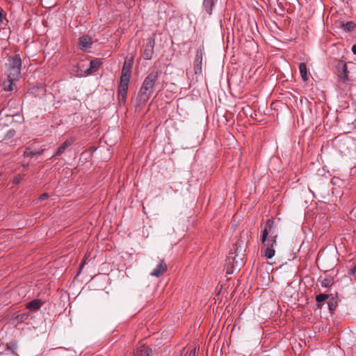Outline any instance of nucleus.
I'll return each instance as SVG.
<instances>
[{"label": "nucleus", "instance_id": "2", "mask_svg": "<svg viewBox=\"0 0 356 356\" xmlns=\"http://www.w3.org/2000/svg\"><path fill=\"white\" fill-rule=\"evenodd\" d=\"M131 68L132 63L125 60L122 66L120 81L117 92L118 104L120 106H124L126 104Z\"/></svg>", "mask_w": 356, "mask_h": 356}, {"label": "nucleus", "instance_id": "12", "mask_svg": "<svg viewBox=\"0 0 356 356\" xmlns=\"http://www.w3.org/2000/svg\"><path fill=\"white\" fill-rule=\"evenodd\" d=\"M44 152L43 149H33L31 147H27L25 150L24 151L23 156L24 157H33L36 155H41Z\"/></svg>", "mask_w": 356, "mask_h": 356}, {"label": "nucleus", "instance_id": "16", "mask_svg": "<svg viewBox=\"0 0 356 356\" xmlns=\"http://www.w3.org/2000/svg\"><path fill=\"white\" fill-rule=\"evenodd\" d=\"M299 70L302 80L304 81H308L309 73L307 71V65L305 63H301L299 65Z\"/></svg>", "mask_w": 356, "mask_h": 356}, {"label": "nucleus", "instance_id": "21", "mask_svg": "<svg viewBox=\"0 0 356 356\" xmlns=\"http://www.w3.org/2000/svg\"><path fill=\"white\" fill-rule=\"evenodd\" d=\"M338 69H341V72L340 74H348V67L346 63L343 60H340L338 65Z\"/></svg>", "mask_w": 356, "mask_h": 356}, {"label": "nucleus", "instance_id": "15", "mask_svg": "<svg viewBox=\"0 0 356 356\" xmlns=\"http://www.w3.org/2000/svg\"><path fill=\"white\" fill-rule=\"evenodd\" d=\"M42 305V302L40 300L34 299L28 302L26 308L30 311H36L40 308Z\"/></svg>", "mask_w": 356, "mask_h": 356}, {"label": "nucleus", "instance_id": "18", "mask_svg": "<svg viewBox=\"0 0 356 356\" xmlns=\"http://www.w3.org/2000/svg\"><path fill=\"white\" fill-rule=\"evenodd\" d=\"M321 286L324 288H329L334 284V277L330 275H327L321 282Z\"/></svg>", "mask_w": 356, "mask_h": 356}, {"label": "nucleus", "instance_id": "26", "mask_svg": "<svg viewBox=\"0 0 356 356\" xmlns=\"http://www.w3.org/2000/svg\"><path fill=\"white\" fill-rule=\"evenodd\" d=\"M48 197H49V194L44 193H42V195H40L39 200L40 201H44L45 200H47Z\"/></svg>", "mask_w": 356, "mask_h": 356}, {"label": "nucleus", "instance_id": "4", "mask_svg": "<svg viewBox=\"0 0 356 356\" xmlns=\"http://www.w3.org/2000/svg\"><path fill=\"white\" fill-rule=\"evenodd\" d=\"M6 68L8 79L19 80L22 71V59L20 56L19 54L9 56L6 63Z\"/></svg>", "mask_w": 356, "mask_h": 356}, {"label": "nucleus", "instance_id": "10", "mask_svg": "<svg viewBox=\"0 0 356 356\" xmlns=\"http://www.w3.org/2000/svg\"><path fill=\"white\" fill-rule=\"evenodd\" d=\"M74 141V140L72 138L67 139L59 146L52 157L58 156L63 154L65 150L73 144Z\"/></svg>", "mask_w": 356, "mask_h": 356}, {"label": "nucleus", "instance_id": "20", "mask_svg": "<svg viewBox=\"0 0 356 356\" xmlns=\"http://www.w3.org/2000/svg\"><path fill=\"white\" fill-rule=\"evenodd\" d=\"M327 305L330 311L333 312L337 309V297H334L332 295L330 298L327 299Z\"/></svg>", "mask_w": 356, "mask_h": 356}, {"label": "nucleus", "instance_id": "19", "mask_svg": "<svg viewBox=\"0 0 356 356\" xmlns=\"http://www.w3.org/2000/svg\"><path fill=\"white\" fill-rule=\"evenodd\" d=\"M18 80H13L11 79H8L6 81L3 83V88L6 91H12L13 90V86H15L16 82Z\"/></svg>", "mask_w": 356, "mask_h": 356}, {"label": "nucleus", "instance_id": "22", "mask_svg": "<svg viewBox=\"0 0 356 356\" xmlns=\"http://www.w3.org/2000/svg\"><path fill=\"white\" fill-rule=\"evenodd\" d=\"M15 134H16V131L15 129H9L6 132L4 137L3 138L2 141H7V140L13 138L15 136Z\"/></svg>", "mask_w": 356, "mask_h": 356}, {"label": "nucleus", "instance_id": "24", "mask_svg": "<svg viewBox=\"0 0 356 356\" xmlns=\"http://www.w3.org/2000/svg\"><path fill=\"white\" fill-rule=\"evenodd\" d=\"M22 179H23V176L22 175H16L13 180V184H15V185L19 184L20 183V181L22 180Z\"/></svg>", "mask_w": 356, "mask_h": 356}, {"label": "nucleus", "instance_id": "23", "mask_svg": "<svg viewBox=\"0 0 356 356\" xmlns=\"http://www.w3.org/2000/svg\"><path fill=\"white\" fill-rule=\"evenodd\" d=\"M355 27V24L353 22H348L344 24V29L346 31H350L353 30Z\"/></svg>", "mask_w": 356, "mask_h": 356}, {"label": "nucleus", "instance_id": "3", "mask_svg": "<svg viewBox=\"0 0 356 356\" xmlns=\"http://www.w3.org/2000/svg\"><path fill=\"white\" fill-rule=\"evenodd\" d=\"M158 76L159 72L157 70H153L145 78L137 95V99L140 104H145L149 100L153 92Z\"/></svg>", "mask_w": 356, "mask_h": 356}, {"label": "nucleus", "instance_id": "31", "mask_svg": "<svg viewBox=\"0 0 356 356\" xmlns=\"http://www.w3.org/2000/svg\"><path fill=\"white\" fill-rule=\"evenodd\" d=\"M22 167L24 169H26V168L29 167V163H26V164H22Z\"/></svg>", "mask_w": 356, "mask_h": 356}, {"label": "nucleus", "instance_id": "28", "mask_svg": "<svg viewBox=\"0 0 356 356\" xmlns=\"http://www.w3.org/2000/svg\"><path fill=\"white\" fill-rule=\"evenodd\" d=\"M188 356H197V353H196V349L195 348L192 349L190 351Z\"/></svg>", "mask_w": 356, "mask_h": 356}, {"label": "nucleus", "instance_id": "11", "mask_svg": "<svg viewBox=\"0 0 356 356\" xmlns=\"http://www.w3.org/2000/svg\"><path fill=\"white\" fill-rule=\"evenodd\" d=\"M92 44V39L88 35H83L79 38V48L81 50H86L90 47Z\"/></svg>", "mask_w": 356, "mask_h": 356}, {"label": "nucleus", "instance_id": "14", "mask_svg": "<svg viewBox=\"0 0 356 356\" xmlns=\"http://www.w3.org/2000/svg\"><path fill=\"white\" fill-rule=\"evenodd\" d=\"M216 1L217 0H204L203 8L208 15H211L212 14L213 8Z\"/></svg>", "mask_w": 356, "mask_h": 356}, {"label": "nucleus", "instance_id": "1", "mask_svg": "<svg viewBox=\"0 0 356 356\" xmlns=\"http://www.w3.org/2000/svg\"><path fill=\"white\" fill-rule=\"evenodd\" d=\"M274 222V219L267 220L261 236L263 246L261 252H264L266 259H271L275 254L274 247L277 245V233Z\"/></svg>", "mask_w": 356, "mask_h": 356}, {"label": "nucleus", "instance_id": "9", "mask_svg": "<svg viewBox=\"0 0 356 356\" xmlns=\"http://www.w3.org/2000/svg\"><path fill=\"white\" fill-rule=\"evenodd\" d=\"M168 269L167 264L163 259L161 260L156 268L150 273V275L159 277L163 275Z\"/></svg>", "mask_w": 356, "mask_h": 356}, {"label": "nucleus", "instance_id": "25", "mask_svg": "<svg viewBox=\"0 0 356 356\" xmlns=\"http://www.w3.org/2000/svg\"><path fill=\"white\" fill-rule=\"evenodd\" d=\"M339 78L341 79V81L343 83H347L349 81L348 75V74H339Z\"/></svg>", "mask_w": 356, "mask_h": 356}, {"label": "nucleus", "instance_id": "27", "mask_svg": "<svg viewBox=\"0 0 356 356\" xmlns=\"http://www.w3.org/2000/svg\"><path fill=\"white\" fill-rule=\"evenodd\" d=\"M355 273H356V266H355L354 267L351 268L349 270V271H348V274L350 275H354Z\"/></svg>", "mask_w": 356, "mask_h": 356}, {"label": "nucleus", "instance_id": "30", "mask_svg": "<svg viewBox=\"0 0 356 356\" xmlns=\"http://www.w3.org/2000/svg\"><path fill=\"white\" fill-rule=\"evenodd\" d=\"M3 21V13L1 10H0V22Z\"/></svg>", "mask_w": 356, "mask_h": 356}, {"label": "nucleus", "instance_id": "17", "mask_svg": "<svg viewBox=\"0 0 356 356\" xmlns=\"http://www.w3.org/2000/svg\"><path fill=\"white\" fill-rule=\"evenodd\" d=\"M332 296V294H327V293H320L317 295L315 298V300L317 302L316 306L318 309H321L322 305L321 302L327 300L330 297Z\"/></svg>", "mask_w": 356, "mask_h": 356}, {"label": "nucleus", "instance_id": "13", "mask_svg": "<svg viewBox=\"0 0 356 356\" xmlns=\"http://www.w3.org/2000/svg\"><path fill=\"white\" fill-rule=\"evenodd\" d=\"M137 354L139 356H150L152 354V349L145 345H141L137 348Z\"/></svg>", "mask_w": 356, "mask_h": 356}, {"label": "nucleus", "instance_id": "29", "mask_svg": "<svg viewBox=\"0 0 356 356\" xmlns=\"http://www.w3.org/2000/svg\"><path fill=\"white\" fill-rule=\"evenodd\" d=\"M352 51L355 55H356V44L353 45Z\"/></svg>", "mask_w": 356, "mask_h": 356}, {"label": "nucleus", "instance_id": "8", "mask_svg": "<svg viewBox=\"0 0 356 356\" xmlns=\"http://www.w3.org/2000/svg\"><path fill=\"white\" fill-rule=\"evenodd\" d=\"M155 36L156 33H153L147 40V44L142 54V56L145 60H150L152 58L155 44Z\"/></svg>", "mask_w": 356, "mask_h": 356}, {"label": "nucleus", "instance_id": "5", "mask_svg": "<svg viewBox=\"0 0 356 356\" xmlns=\"http://www.w3.org/2000/svg\"><path fill=\"white\" fill-rule=\"evenodd\" d=\"M102 62L99 60H92L90 62V67L86 69V70H83L81 69L79 65H76L74 67L73 71L76 74V76H82L86 75H90L95 72H96L100 65H102Z\"/></svg>", "mask_w": 356, "mask_h": 356}, {"label": "nucleus", "instance_id": "32", "mask_svg": "<svg viewBox=\"0 0 356 356\" xmlns=\"http://www.w3.org/2000/svg\"><path fill=\"white\" fill-rule=\"evenodd\" d=\"M236 256L234 257L233 260L235 261V263H237V261H235L236 260Z\"/></svg>", "mask_w": 356, "mask_h": 356}, {"label": "nucleus", "instance_id": "6", "mask_svg": "<svg viewBox=\"0 0 356 356\" xmlns=\"http://www.w3.org/2000/svg\"><path fill=\"white\" fill-rule=\"evenodd\" d=\"M203 51V45L200 46L196 51V54L193 62V70L195 75H201L202 74Z\"/></svg>", "mask_w": 356, "mask_h": 356}, {"label": "nucleus", "instance_id": "7", "mask_svg": "<svg viewBox=\"0 0 356 356\" xmlns=\"http://www.w3.org/2000/svg\"><path fill=\"white\" fill-rule=\"evenodd\" d=\"M246 239H247L246 234H245V236L241 234L239 238L235 243L234 247V250H235L234 253L236 254V257H239V256L243 257L244 256V252L245 251V248L247 247V243H248V241H246Z\"/></svg>", "mask_w": 356, "mask_h": 356}]
</instances>
